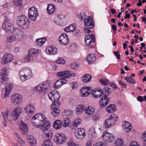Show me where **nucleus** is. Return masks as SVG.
Wrapping results in <instances>:
<instances>
[{
	"mask_svg": "<svg viewBox=\"0 0 146 146\" xmlns=\"http://www.w3.org/2000/svg\"><path fill=\"white\" fill-rule=\"evenodd\" d=\"M31 121L32 125L36 128L48 123L44 115L40 113L34 115L32 118Z\"/></svg>",
	"mask_w": 146,
	"mask_h": 146,
	"instance_id": "1",
	"label": "nucleus"
},
{
	"mask_svg": "<svg viewBox=\"0 0 146 146\" xmlns=\"http://www.w3.org/2000/svg\"><path fill=\"white\" fill-rule=\"evenodd\" d=\"M17 23L19 27L24 29L28 28L30 25V21L27 18L22 15H20L17 17Z\"/></svg>",
	"mask_w": 146,
	"mask_h": 146,
	"instance_id": "2",
	"label": "nucleus"
},
{
	"mask_svg": "<svg viewBox=\"0 0 146 146\" xmlns=\"http://www.w3.org/2000/svg\"><path fill=\"white\" fill-rule=\"evenodd\" d=\"M19 78L22 82L29 80L33 76L32 71L31 69L27 68H23L20 72Z\"/></svg>",
	"mask_w": 146,
	"mask_h": 146,
	"instance_id": "3",
	"label": "nucleus"
},
{
	"mask_svg": "<svg viewBox=\"0 0 146 146\" xmlns=\"http://www.w3.org/2000/svg\"><path fill=\"white\" fill-rule=\"evenodd\" d=\"M84 22L85 27L84 31L86 33L90 34L92 31L90 30L92 29L94 26V22L91 16H90L85 20H84Z\"/></svg>",
	"mask_w": 146,
	"mask_h": 146,
	"instance_id": "4",
	"label": "nucleus"
},
{
	"mask_svg": "<svg viewBox=\"0 0 146 146\" xmlns=\"http://www.w3.org/2000/svg\"><path fill=\"white\" fill-rule=\"evenodd\" d=\"M50 125L48 123L40 126V128L43 131L44 135L46 137L51 139L53 136L52 131L49 129Z\"/></svg>",
	"mask_w": 146,
	"mask_h": 146,
	"instance_id": "5",
	"label": "nucleus"
},
{
	"mask_svg": "<svg viewBox=\"0 0 146 146\" xmlns=\"http://www.w3.org/2000/svg\"><path fill=\"white\" fill-rule=\"evenodd\" d=\"M37 49L31 48L28 51V55L24 58V61L28 62L34 60L38 54Z\"/></svg>",
	"mask_w": 146,
	"mask_h": 146,
	"instance_id": "6",
	"label": "nucleus"
},
{
	"mask_svg": "<svg viewBox=\"0 0 146 146\" xmlns=\"http://www.w3.org/2000/svg\"><path fill=\"white\" fill-rule=\"evenodd\" d=\"M50 86V82L49 81H46L41 83L35 87L34 90L36 91L43 92L47 90Z\"/></svg>",
	"mask_w": 146,
	"mask_h": 146,
	"instance_id": "7",
	"label": "nucleus"
},
{
	"mask_svg": "<svg viewBox=\"0 0 146 146\" xmlns=\"http://www.w3.org/2000/svg\"><path fill=\"white\" fill-rule=\"evenodd\" d=\"M38 15V12L37 8L33 7L29 8L28 16L31 20L36 21Z\"/></svg>",
	"mask_w": 146,
	"mask_h": 146,
	"instance_id": "8",
	"label": "nucleus"
},
{
	"mask_svg": "<svg viewBox=\"0 0 146 146\" xmlns=\"http://www.w3.org/2000/svg\"><path fill=\"white\" fill-rule=\"evenodd\" d=\"M1 114L4 119L3 124L4 127L7 125V119L10 123H12L13 120L11 118V111L10 110L7 109L5 112L2 111Z\"/></svg>",
	"mask_w": 146,
	"mask_h": 146,
	"instance_id": "9",
	"label": "nucleus"
},
{
	"mask_svg": "<svg viewBox=\"0 0 146 146\" xmlns=\"http://www.w3.org/2000/svg\"><path fill=\"white\" fill-rule=\"evenodd\" d=\"M10 99L13 104L18 105L22 103L23 97L21 94L18 93H15L11 96Z\"/></svg>",
	"mask_w": 146,
	"mask_h": 146,
	"instance_id": "10",
	"label": "nucleus"
},
{
	"mask_svg": "<svg viewBox=\"0 0 146 146\" xmlns=\"http://www.w3.org/2000/svg\"><path fill=\"white\" fill-rule=\"evenodd\" d=\"M22 111V109L17 106L13 110L12 115L11 113V118L13 121L16 120L20 116Z\"/></svg>",
	"mask_w": 146,
	"mask_h": 146,
	"instance_id": "11",
	"label": "nucleus"
},
{
	"mask_svg": "<svg viewBox=\"0 0 146 146\" xmlns=\"http://www.w3.org/2000/svg\"><path fill=\"white\" fill-rule=\"evenodd\" d=\"M12 88L13 86L11 83H9L6 84L5 88L2 91L1 97L2 98L4 99L9 96Z\"/></svg>",
	"mask_w": 146,
	"mask_h": 146,
	"instance_id": "12",
	"label": "nucleus"
},
{
	"mask_svg": "<svg viewBox=\"0 0 146 146\" xmlns=\"http://www.w3.org/2000/svg\"><path fill=\"white\" fill-rule=\"evenodd\" d=\"M66 139L65 135L62 133L56 134L54 140L57 144H61L64 143Z\"/></svg>",
	"mask_w": 146,
	"mask_h": 146,
	"instance_id": "13",
	"label": "nucleus"
},
{
	"mask_svg": "<svg viewBox=\"0 0 146 146\" xmlns=\"http://www.w3.org/2000/svg\"><path fill=\"white\" fill-rule=\"evenodd\" d=\"M103 94V90L100 88H97L93 90L91 92L92 96L95 98H98Z\"/></svg>",
	"mask_w": 146,
	"mask_h": 146,
	"instance_id": "14",
	"label": "nucleus"
},
{
	"mask_svg": "<svg viewBox=\"0 0 146 146\" xmlns=\"http://www.w3.org/2000/svg\"><path fill=\"white\" fill-rule=\"evenodd\" d=\"M91 35H86L85 36V42L87 46L90 45L91 43H94L95 41V37L93 34L91 33Z\"/></svg>",
	"mask_w": 146,
	"mask_h": 146,
	"instance_id": "15",
	"label": "nucleus"
},
{
	"mask_svg": "<svg viewBox=\"0 0 146 146\" xmlns=\"http://www.w3.org/2000/svg\"><path fill=\"white\" fill-rule=\"evenodd\" d=\"M84 129L83 128L78 129L77 131L75 133V136L78 140L82 139L86 135Z\"/></svg>",
	"mask_w": 146,
	"mask_h": 146,
	"instance_id": "16",
	"label": "nucleus"
},
{
	"mask_svg": "<svg viewBox=\"0 0 146 146\" xmlns=\"http://www.w3.org/2000/svg\"><path fill=\"white\" fill-rule=\"evenodd\" d=\"M48 96L49 99L53 102H56L60 97L59 93L54 91L48 94Z\"/></svg>",
	"mask_w": 146,
	"mask_h": 146,
	"instance_id": "17",
	"label": "nucleus"
},
{
	"mask_svg": "<svg viewBox=\"0 0 146 146\" xmlns=\"http://www.w3.org/2000/svg\"><path fill=\"white\" fill-rule=\"evenodd\" d=\"M102 137L104 140L108 142H112L115 139L114 136L112 133L108 132H104Z\"/></svg>",
	"mask_w": 146,
	"mask_h": 146,
	"instance_id": "18",
	"label": "nucleus"
},
{
	"mask_svg": "<svg viewBox=\"0 0 146 146\" xmlns=\"http://www.w3.org/2000/svg\"><path fill=\"white\" fill-rule=\"evenodd\" d=\"M110 101L109 98L106 95H104L100 100V105L101 107L104 108L107 105Z\"/></svg>",
	"mask_w": 146,
	"mask_h": 146,
	"instance_id": "19",
	"label": "nucleus"
},
{
	"mask_svg": "<svg viewBox=\"0 0 146 146\" xmlns=\"http://www.w3.org/2000/svg\"><path fill=\"white\" fill-rule=\"evenodd\" d=\"M14 58V57L11 54L6 53L4 55L2 59V64H4L7 63L11 61Z\"/></svg>",
	"mask_w": 146,
	"mask_h": 146,
	"instance_id": "20",
	"label": "nucleus"
},
{
	"mask_svg": "<svg viewBox=\"0 0 146 146\" xmlns=\"http://www.w3.org/2000/svg\"><path fill=\"white\" fill-rule=\"evenodd\" d=\"M24 110L25 113L33 115L35 112L36 108L33 105L29 104L25 107Z\"/></svg>",
	"mask_w": 146,
	"mask_h": 146,
	"instance_id": "21",
	"label": "nucleus"
},
{
	"mask_svg": "<svg viewBox=\"0 0 146 146\" xmlns=\"http://www.w3.org/2000/svg\"><path fill=\"white\" fill-rule=\"evenodd\" d=\"M59 41L61 44L64 45L68 44L69 39L66 34H64L59 37Z\"/></svg>",
	"mask_w": 146,
	"mask_h": 146,
	"instance_id": "22",
	"label": "nucleus"
},
{
	"mask_svg": "<svg viewBox=\"0 0 146 146\" xmlns=\"http://www.w3.org/2000/svg\"><path fill=\"white\" fill-rule=\"evenodd\" d=\"M5 32L8 34H9L11 33L15 35H18V32L20 31L18 29H14L13 26V25L9 27L6 28H5L4 29Z\"/></svg>",
	"mask_w": 146,
	"mask_h": 146,
	"instance_id": "23",
	"label": "nucleus"
},
{
	"mask_svg": "<svg viewBox=\"0 0 146 146\" xmlns=\"http://www.w3.org/2000/svg\"><path fill=\"white\" fill-rule=\"evenodd\" d=\"M80 91L82 96L86 97L90 94L91 90L89 87L85 86L81 89Z\"/></svg>",
	"mask_w": 146,
	"mask_h": 146,
	"instance_id": "24",
	"label": "nucleus"
},
{
	"mask_svg": "<svg viewBox=\"0 0 146 146\" xmlns=\"http://www.w3.org/2000/svg\"><path fill=\"white\" fill-rule=\"evenodd\" d=\"M67 80L64 78H62L57 80L54 85V87L55 89L60 88L63 84L67 82Z\"/></svg>",
	"mask_w": 146,
	"mask_h": 146,
	"instance_id": "25",
	"label": "nucleus"
},
{
	"mask_svg": "<svg viewBox=\"0 0 146 146\" xmlns=\"http://www.w3.org/2000/svg\"><path fill=\"white\" fill-rule=\"evenodd\" d=\"M57 49L54 46H50L47 47L46 49V52L49 54H55L57 53Z\"/></svg>",
	"mask_w": 146,
	"mask_h": 146,
	"instance_id": "26",
	"label": "nucleus"
},
{
	"mask_svg": "<svg viewBox=\"0 0 146 146\" xmlns=\"http://www.w3.org/2000/svg\"><path fill=\"white\" fill-rule=\"evenodd\" d=\"M7 69L5 68L4 70V72L1 73L0 76L1 82L3 84H5V81L7 79V77L8 76V73L7 72Z\"/></svg>",
	"mask_w": 146,
	"mask_h": 146,
	"instance_id": "27",
	"label": "nucleus"
},
{
	"mask_svg": "<svg viewBox=\"0 0 146 146\" xmlns=\"http://www.w3.org/2000/svg\"><path fill=\"white\" fill-rule=\"evenodd\" d=\"M56 105H52L51 108L53 109V110L51 112L53 116L54 117H56L60 113V110L58 107H56Z\"/></svg>",
	"mask_w": 146,
	"mask_h": 146,
	"instance_id": "28",
	"label": "nucleus"
},
{
	"mask_svg": "<svg viewBox=\"0 0 146 146\" xmlns=\"http://www.w3.org/2000/svg\"><path fill=\"white\" fill-rule=\"evenodd\" d=\"M112 121V119H111V118H109L106 119L104 123V127L106 129H107L113 125L114 123Z\"/></svg>",
	"mask_w": 146,
	"mask_h": 146,
	"instance_id": "29",
	"label": "nucleus"
},
{
	"mask_svg": "<svg viewBox=\"0 0 146 146\" xmlns=\"http://www.w3.org/2000/svg\"><path fill=\"white\" fill-rule=\"evenodd\" d=\"M122 125L123 127L126 132H128L131 130L132 127L131 125L129 123L126 121H124L123 122Z\"/></svg>",
	"mask_w": 146,
	"mask_h": 146,
	"instance_id": "30",
	"label": "nucleus"
},
{
	"mask_svg": "<svg viewBox=\"0 0 146 146\" xmlns=\"http://www.w3.org/2000/svg\"><path fill=\"white\" fill-rule=\"evenodd\" d=\"M20 129L24 134H26L28 132V128L26 123L22 121L20 126Z\"/></svg>",
	"mask_w": 146,
	"mask_h": 146,
	"instance_id": "31",
	"label": "nucleus"
},
{
	"mask_svg": "<svg viewBox=\"0 0 146 146\" xmlns=\"http://www.w3.org/2000/svg\"><path fill=\"white\" fill-rule=\"evenodd\" d=\"M27 138L28 141L31 146H34L35 145L36 143V139L33 136L30 135H28Z\"/></svg>",
	"mask_w": 146,
	"mask_h": 146,
	"instance_id": "32",
	"label": "nucleus"
},
{
	"mask_svg": "<svg viewBox=\"0 0 146 146\" xmlns=\"http://www.w3.org/2000/svg\"><path fill=\"white\" fill-rule=\"evenodd\" d=\"M87 61L89 64H92L96 60V57L94 54H89L86 58Z\"/></svg>",
	"mask_w": 146,
	"mask_h": 146,
	"instance_id": "33",
	"label": "nucleus"
},
{
	"mask_svg": "<svg viewBox=\"0 0 146 146\" xmlns=\"http://www.w3.org/2000/svg\"><path fill=\"white\" fill-rule=\"evenodd\" d=\"M107 111L109 113H111L116 110V107L114 104H111L108 106L106 108Z\"/></svg>",
	"mask_w": 146,
	"mask_h": 146,
	"instance_id": "34",
	"label": "nucleus"
},
{
	"mask_svg": "<svg viewBox=\"0 0 146 146\" xmlns=\"http://www.w3.org/2000/svg\"><path fill=\"white\" fill-rule=\"evenodd\" d=\"M95 109L92 106H89L85 108V112L86 114L90 115L93 114L94 112Z\"/></svg>",
	"mask_w": 146,
	"mask_h": 146,
	"instance_id": "35",
	"label": "nucleus"
},
{
	"mask_svg": "<svg viewBox=\"0 0 146 146\" xmlns=\"http://www.w3.org/2000/svg\"><path fill=\"white\" fill-rule=\"evenodd\" d=\"M89 134L91 135L92 136L91 137L92 138L96 137L97 136L98 134L94 127H92L90 129Z\"/></svg>",
	"mask_w": 146,
	"mask_h": 146,
	"instance_id": "36",
	"label": "nucleus"
},
{
	"mask_svg": "<svg viewBox=\"0 0 146 146\" xmlns=\"http://www.w3.org/2000/svg\"><path fill=\"white\" fill-rule=\"evenodd\" d=\"M62 126V122L60 120H57L54 121L53 124V127L56 129H60Z\"/></svg>",
	"mask_w": 146,
	"mask_h": 146,
	"instance_id": "37",
	"label": "nucleus"
},
{
	"mask_svg": "<svg viewBox=\"0 0 146 146\" xmlns=\"http://www.w3.org/2000/svg\"><path fill=\"white\" fill-rule=\"evenodd\" d=\"M12 25L13 23L11 21L8 19H6L3 22V29H4L5 28H6Z\"/></svg>",
	"mask_w": 146,
	"mask_h": 146,
	"instance_id": "38",
	"label": "nucleus"
},
{
	"mask_svg": "<svg viewBox=\"0 0 146 146\" xmlns=\"http://www.w3.org/2000/svg\"><path fill=\"white\" fill-rule=\"evenodd\" d=\"M16 39V36L14 35H12L8 36L6 39V40L9 43H12L15 41Z\"/></svg>",
	"mask_w": 146,
	"mask_h": 146,
	"instance_id": "39",
	"label": "nucleus"
},
{
	"mask_svg": "<svg viewBox=\"0 0 146 146\" xmlns=\"http://www.w3.org/2000/svg\"><path fill=\"white\" fill-rule=\"evenodd\" d=\"M55 9L54 5L50 4L48 5L46 10L48 14H51L54 11Z\"/></svg>",
	"mask_w": 146,
	"mask_h": 146,
	"instance_id": "40",
	"label": "nucleus"
},
{
	"mask_svg": "<svg viewBox=\"0 0 146 146\" xmlns=\"http://www.w3.org/2000/svg\"><path fill=\"white\" fill-rule=\"evenodd\" d=\"M92 79L91 76L89 74H86L84 75L82 78V81L85 83L90 82Z\"/></svg>",
	"mask_w": 146,
	"mask_h": 146,
	"instance_id": "41",
	"label": "nucleus"
},
{
	"mask_svg": "<svg viewBox=\"0 0 146 146\" xmlns=\"http://www.w3.org/2000/svg\"><path fill=\"white\" fill-rule=\"evenodd\" d=\"M46 40V39L45 38H41L37 39L35 43L37 45L42 46L45 42Z\"/></svg>",
	"mask_w": 146,
	"mask_h": 146,
	"instance_id": "42",
	"label": "nucleus"
},
{
	"mask_svg": "<svg viewBox=\"0 0 146 146\" xmlns=\"http://www.w3.org/2000/svg\"><path fill=\"white\" fill-rule=\"evenodd\" d=\"M70 72L69 71H66L59 72L57 73V76L59 77H61L64 76H67V75L70 74Z\"/></svg>",
	"mask_w": 146,
	"mask_h": 146,
	"instance_id": "43",
	"label": "nucleus"
},
{
	"mask_svg": "<svg viewBox=\"0 0 146 146\" xmlns=\"http://www.w3.org/2000/svg\"><path fill=\"white\" fill-rule=\"evenodd\" d=\"M84 110V106L83 105H78L76 107V111L77 114H79L83 113Z\"/></svg>",
	"mask_w": 146,
	"mask_h": 146,
	"instance_id": "44",
	"label": "nucleus"
},
{
	"mask_svg": "<svg viewBox=\"0 0 146 146\" xmlns=\"http://www.w3.org/2000/svg\"><path fill=\"white\" fill-rule=\"evenodd\" d=\"M54 20L55 23L58 25L61 24L63 22V19L60 16H55Z\"/></svg>",
	"mask_w": 146,
	"mask_h": 146,
	"instance_id": "45",
	"label": "nucleus"
},
{
	"mask_svg": "<svg viewBox=\"0 0 146 146\" xmlns=\"http://www.w3.org/2000/svg\"><path fill=\"white\" fill-rule=\"evenodd\" d=\"M80 124V122L79 119L76 120L73 122L72 124L71 125V127L72 129H75Z\"/></svg>",
	"mask_w": 146,
	"mask_h": 146,
	"instance_id": "46",
	"label": "nucleus"
},
{
	"mask_svg": "<svg viewBox=\"0 0 146 146\" xmlns=\"http://www.w3.org/2000/svg\"><path fill=\"white\" fill-rule=\"evenodd\" d=\"M100 82L102 85L104 86L108 85L110 83V82L109 80L104 78L101 79L100 80Z\"/></svg>",
	"mask_w": 146,
	"mask_h": 146,
	"instance_id": "47",
	"label": "nucleus"
},
{
	"mask_svg": "<svg viewBox=\"0 0 146 146\" xmlns=\"http://www.w3.org/2000/svg\"><path fill=\"white\" fill-rule=\"evenodd\" d=\"M42 146H53L52 142L48 139H47L42 143Z\"/></svg>",
	"mask_w": 146,
	"mask_h": 146,
	"instance_id": "48",
	"label": "nucleus"
},
{
	"mask_svg": "<svg viewBox=\"0 0 146 146\" xmlns=\"http://www.w3.org/2000/svg\"><path fill=\"white\" fill-rule=\"evenodd\" d=\"M13 3L16 7H19L21 6L22 2V0H13Z\"/></svg>",
	"mask_w": 146,
	"mask_h": 146,
	"instance_id": "49",
	"label": "nucleus"
},
{
	"mask_svg": "<svg viewBox=\"0 0 146 146\" xmlns=\"http://www.w3.org/2000/svg\"><path fill=\"white\" fill-rule=\"evenodd\" d=\"M123 140L119 138L116 140L115 145L116 146H120L123 145Z\"/></svg>",
	"mask_w": 146,
	"mask_h": 146,
	"instance_id": "50",
	"label": "nucleus"
},
{
	"mask_svg": "<svg viewBox=\"0 0 146 146\" xmlns=\"http://www.w3.org/2000/svg\"><path fill=\"white\" fill-rule=\"evenodd\" d=\"M125 80L130 84H133L135 83L134 79L132 78L131 76L129 77H125Z\"/></svg>",
	"mask_w": 146,
	"mask_h": 146,
	"instance_id": "51",
	"label": "nucleus"
},
{
	"mask_svg": "<svg viewBox=\"0 0 146 146\" xmlns=\"http://www.w3.org/2000/svg\"><path fill=\"white\" fill-rule=\"evenodd\" d=\"M103 90L105 92V94L104 95H105L107 96L111 94V89L108 87H105L104 88Z\"/></svg>",
	"mask_w": 146,
	"mask_h": 146,
	"instance_id": "52",
	"label": "nucleus"
},
{
	"mask_svg": "<svg viewBox=\"0 0 146 146\" xmlns=\"http://www.w3.org/2000/svg\"><path fill=\"white\" fill-rule=\"evenodd\" d=\"M110 118H111V119H112V121L114 122L117 121L118 119V116L115 114H112L109 117Z\"/></svg>",
	"mask_w": 146,
	"mask_h": 146,
	"instance_id": "53",
	"label": "nucleus"
},
{
	"mask_svg": "<svg viewBox=\"0 0 146 146\" xmlns=\"http://www.w3.org/2000/svg\"><path fill=\"white\" fill-rule=\"evenodd\" d=\"M69 119L67 118H65L63 120V126L64 127H68L69 125Z\"/></svg>",
	"mask_w": 146,
	"mask_h": 146,
	"instance_id": "54",
	"label": "nucleus"
},
{
	"mask_svg": "<svg viewBox=\"0 0 146 146\" xmlns=\"http://www.w3.org/2000/svg\"><path fill=\"white\" fill-rule=\"evenodd\" d=\"M86 17V14L84 12L81 13L78 16V18L81 20L84 19Z\"/></svg>",
	"mask_w": 146,
	"mask_h": 146,
	"instance_id": "55",
	"label": "nucleus"
},
{
	"mask_svg": "<svg viewBox=\"0 0 146 146\" xmlns=\"http://www.w3.org/2000/svg\"><path fill=\"white\" fill-rule=\"evenodd\" d=\"M70 86L72 88V89H75L77 86V83L76 82H72L70 84Z\"/></svg>",
	"mask_w": 146,
	"mask_h": 146,
	"instance_id": "56",
	"label": "nucleus"
},
{
	"mask_svg": "<svg viewBox=\"0 0 146 146\" xmlns=\"http://www.w3.org/2000/svg\"><path fill=\"white\" fill-rule=\"evenodd\" d=\"M78 67V65L76 63H72L70 65V67L72 69H76Z\"/></svg>",
	"mask_w": 146,
	"mask_h": 146,
	"instance_id": "57",
	"label": "nucleus"
},
{
	"mask_svg": "<svg viewBox=\"0 0 146 146\" xmlns=\"http://www.w3.org/2000/svg\"><path fill=\"white\" fill-rule=\"evenodd\" d=\"M65 60L62 58H59L58 60L56 61V62L57 63L60 64H64L65 63Z\"/></svg>",
	"mask_w": 146,
	"mask_h": 146,
	"instance_id": "58",
	"label": "nucleus"
},
{
	"mask_svg": "<svg viewBox=\"0 0 146 146\" xmlns=\"http://www.w3.org/2000/svg\"><path fill=\"white\" fill-rule=\"evenodd\" d=\"M70 31H73L75 30L76 27V25L75 24H73L69 26Z\"/></svg>",
	"mask_w": 146,
	"mask_h": 146,
	"instance_id": "59",
	"label": "nucleus"
},
{
	"mask_svg": "<svg viewBox=\"0 0 146 146\" xmlns=\"http://www.w3.org/2000/svg\"><path fill=\"white\" fill-rule=\"evenodd\" d=\"M113 53L118 59H120V55L119 54V51H113Z\"/></svg>",
	"mask_w": 146,
	"mask_h": 146,
	"instance_id": "60",
	"label": "nucleus"
},
{
	"mask_svg": "<svg viewBox=\"0 0 146 146\" xmlns=\"http://www.w3.org/2000/svg\"><path fill=\"white\" fill-rule=\"evenodd\" d=\"M130 146H140L139 144L135 141H132L130 144Z\"/></svg>",
	"mask_w": 146,
	"mask_h": 146,
	"instance_id": "61",
	"label": "nucleus"
},
{
	"mask_svg": "<svg viewBox=\"0 0 146 146\" xmlns=\"http://www.w3.org/2000/svg\"><path fill=\"white\" fill-rule=\"evenodd\" d=\"M119 83L120 85L121 86V87L125 88L126 87V85L121 80H119Z\"/></svg>",
	"mask_w": 146,
	"mask_h": 146,
	"instance_id": "62",
	"label": "nucleus"
},
{
	"mask_svg": "<svg viewBox=\"0 0 146 146\" xmlns=\"http://www.w3.org/2000/svg\"><path fill=\"white\" fill-rule=\"evenodd\" d=\"M142 138L143 141L146 142V131L142 135Z\"/></svg>",
	"mask_w": 146,
	"mask_h": 146,
	"instance_id": "63",
	"label": "nucleus"
},
{
	"mask_svg": "<svg viewBox=\"0 0 146 146\" xmlns=\"http://www.w3.org/2000/svg\"><path fill=\"white\" fill-rule=\"evenodd\" d=\"M94 146H103V143L101 142L96 143L94 144Z\"/></svg>",
	"mask_w": 146,
	"mask_h": 146,
	"instance_id": "64",
	"label": "nucleus"
}]
</instances>
